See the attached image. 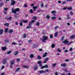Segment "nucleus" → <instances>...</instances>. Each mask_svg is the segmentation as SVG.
<instances>
[{"instance_id":"28","label":"nucleus","mask_w":75,"mask_h":75,"mask_svg":"<svg viewBox=\"0 0 75 75\" xmlns=\"http://www.w3.org/2000/svg\"><path fill=\"white\" fill-rule=\"evenodd\" d=\"M4 42H9V41H8V40L6 39L4 40Z\"/></svg>"},{"instance_id":"17","label":"nucleus","mask_w":75,"mask_h":75,"mask_svg":"<svg viewBox=\"0 0 75 75\" xmlns=\"http://www.w3.org/2000/svg\"><path fill=\"white\" fill-rule=\"evenodd\" d=\"M38 8V6H36L33 7V8L34 11H35V9H36V8Z\"/></svg>"},{"instance_id":"55","label":"nucleus","mask_w":75,"mask_h":75,"mask_svg":"<svg viewBox=\"0 0 75 75\" xmlns=\"http://www.w3.org/2000/svg\"><path fill=\"white\" fill-rule=\"evenodd\" d=\"M50 38H53V36L52 35H50Z\"/></svg>"},{"instance_id":"51","label":"nucleus","mask_w":75,"mask_h":75,"mask_svg":"<svg viewBox=\"0 0 75 75\" xmlns=\"http://www.w3.org/2000/svg\"><path fill=\"white\" fill-rule=\"evenodd\" d=\"M7 10H8V8H4V10H5V11H7Z\"/></svg>"},{"instance_id":"7","label":"nucleus","mask_w":75,"mask_h":75,"mask_svg":"<svg viewBox=\"0 0 75 75\" xmlns=\"http://www.w3.org/2000/svg\"><path fill=\"white\" fill-rule=\"evenodd\" d=\"M62 42L63 43H64V44H68L69 42L68 41V40H65L64 41Z\"/></svg>"},{"instance_id":"12","label":"nucleus","mask_w":75,"mask_h":75,"mask_svg":"<svg viewBox=\"0 0 75 75\" xmlns=\"http://www.w3.org/2000/svg\"><path fill=\"white\" fill-rule=\"evenodd\" d=\"M40 74H44V73H45V71H44L43 70H40L39 71Z\"/></svg>"},{"instance_id":"23","label":"nucleus","mask_w":75,"mask_h":75,"mask_svg":"<svg viewBox=\"0 0 75 75\" xmlns=\"http://www.w3.org/2000/svg\"><path fill=\"white\" fill-rule=\"evenodd\" d=\"M30 57L31 58H33L34 57V55L33 54H31L30 56Z\"/></svg>"},{"instance_id":"13","label":"nucleus","mask_w":75,"mask_h":75,"mask_svg":"<svg viewBox=\"0 0 75 75\" xmlns=\"http://www.w3.org/2000/svg\"><path fill=\"white\" fill-rule=\"evenodd\" d=\"M48 53L47 52H45L44 54L42 55V57L43 58H45L47 56V55Z\"/></svg>"},{"instance_id":"27","label":"nucleus","mask_w":75,"mask_h":75,"mask_svg":"<svg viewBox=\"0 0 75 75\" xmlns=\"http://www.w3.org/2000/svg\"><path fill=\"white\" fill-rule=\"evenodd\" d=\"M11 50H10L7 53V54H10L11 53Z\"/></svg>"},{"instance_id":"18","label":"nucleus","mask_w":75,"mask_h":75,"mask_svg":"<svg viewBox=\"0 0 75 75\" xmlns=\"http://www.w3.org/2000/svg\"><path fill=\"white\" fill-rule=\"evenodd\" d=\"M38 69V67L37 66V65H35L34 67V69L35 70H37Z\"/></svg>"},{"instance_id":"57","label":"nucleus","mask_w":75,"mask_h":75,"mask_svg":"<svg viewBox=\"0 0 75 75\" xmlns=\"http://www.w3.org/2000/svg\"><path fill=\"white\" fill-rule=\"evenodd\" d=\"M73 42L72 41H71L70 42H69V43H68V44L69 45H70V44H72V43H73Z\"/></svg>"},{"instance_id":"33","label":"nucleus","mask_w":75,"mask_h":75,"mask_svg":"<svg viewBox=\"0 0 75 75\" xmlns=\"http://www.w3.org/2000/svg\"><path fill=\"white\" fill-rule=\"evenodd\" d=\"M12 18V17H11V16H10L9 17V18H7V19L8 20H9L10 21H11V19Z\"/></svg>"},{"instance_id":"63","label":"nucleus","mask_w":75,"mask_h":75,"mask_svg":"<svg viewBox=\"0 0 75 75\" xmlns=\"http://www.w3.org/2000/svg\"><path fill=\"white\" fill-rule=\"evenodd\" d=\"M66 9H67V7H64L63 8V10H66Z\"/></svg>"},{"instance_id":"29","label":"nucleus","mask_w":75,"mask_h":75,"mask_svg":"<svg viewBox=\"0 0 75 75\" xmlns=\"http://www.w3.org/2000/svg\"><path fill=\"white\" fill-rule=\"evenodd\" d=\"M55 46V44H52L51 46L52 48H54Z\"/></svg>"},{"instance_id":"21","label":"nucleus","mask_w":75,"mask_h":75,"mask_svg":"<svg viewBox=\"0 0 75 75\" xmlns=\"http://www.w3.org/2000/svg\"><path fill=\"white\" fill-rule=\"evenodd\" d=\"M32 19L34 20H37V17L35 16H34L33 17Z\"/></svg>"},{"instance_id":"41","label":"nucleus","mask_w":75,"mask_h":75,"mask_svg":"<svg viewBox=\"0 0 75 75\" xmlns=\"http://www.w3.org/2000/svg\"><path fill=\"white\" fill-rule=\"evenodd\" d=\"M46 17L47 19H49V18H50V16L48 15H47L46 16Z\"/></svg>"},{"instance_id":"22","label":"nucleus","mask_w":75,"mask_h":75,"mask_svg":"<svg viewBox=\"0 0 75 75\" xmlns=\"http://www.w3.org/2000/svg\"><path fill=\"white\" fill-rule=\"evenodd\" d=\"M4 25H5V26H8V25H9V23H4Z\"/></svg>"},{"instance_id":"11","label":"nucleus","mask_w":75,"mask_h":75,"mask_svg":"<svg viewBox=\"0 0 75 75\" xmlns=\"http://www.w3.org/2000/svg\"><path fill=\"white\" fill-rule=\"evenodd\" d=\"M75 35H72L70 37V39H74L75 38Z\"/></svg>"},{"instance_id":"61","label":"nucleus","mask_w":75,"mask_h":75,"mask_svg":"<svg viewBox=\"0 0 75 75\" xmlns=\"http://www.w3.org/2000/svg\"><path fill=\"white\" fill-rule=\"evenodd\" d=\"M68 51V50H64V52H67Z\"/></svg>"},{"instance_id":"25","label":"nucleus","mask_w":75,"mask_h":75,"mask_svg":"<svg viewBox=\"0 0 75 75\" xmlns=\"http://www.w3.org/2000/svg\"><path fill=\"white\" fill-rule=\"evenodd\" d=\"M3 33V30L1 29L0 30V34H2Z\"/></svg>"},{"instance_id":"48","label":"nucleus","mask_w":75,"mask_h":75,"mask_svg":"<svg viewBox=\"0 0 75 75\" xmlns=\"http://www.w3.org/2000/svg\"><path fill=\"white\" fill-rule=\"evenodd\" d=\"M38 64H41V61H38Z\"/></svg>"},{"instance_id":"37","label":"nucleus","mask_w":75,"mask_h":75,"mask_svg":"<svg viewBox=\"0 0 75 75\" xmlns=\"http://www.w3.org/2000/svg\"><path fill=\"white\" fill-rule=\"evenodd\" d=\"M67 19H69L70 18V17H69V14L67 15Z\"/></svg>"},{"instance_id":"38","label":"nucleus","mask_w":75,"mask_h":75,"mask_svg":"<svg viewBox=\"0 0 75 75\" xmlns=\"http://www.w3.org/2000/svg\"><path fill=\"white\" fill-rule=\"evenodd\" d=\"M38 59H41V57H40V55H38Z\"/></svg>"},{"instance_id":"62","label":"nucleus","mask_w":75,"mask_h":75,"mask_svg":"<svg viewBox=\"0 0 75 75\" xmlns=\"http://www.w3.org/2000/svg\"><path fill=\"white\" fill-rule=\"evenodd\" d=\"M20 26H22L23 25V23H20Z\"/></svg>"},{"instance_id":"47","label":"nucleus","mask_w":75,"mask_h":75,"mask_svg":"<svg viewBox=\"0 0 75 75\" xmlns=\"http://www.w3.org/2000/svg\"><path fill=\"white\" fill-rule=\"evenodd\" d=\"M24 7H25V8H27V7L28 6H27V4H24Z\"/></svg>"},{"instance_id":"45","label":"nucleus","mask_w":75,"mask_h":75,"mask_svg":"<svg viewBox=\"0 0 75 75\" xmlns=\"http://www.w3.org/2000/svg\"><path fill=\"white\" fill-rule=\"evenodd\" d=\"M23 23H27L28 22V21L27 20L23 21Z\"/></svg>"},{"instance_id":"9","label":"nucleus","mask_w":75,"mask_h":75,"mask_svg":"<svg viewBox=\"0 0 75 75\" xmlns=\"http://www.w3.org/2000/svg\"><path fill=\"white\" fill-rule=\"evenodd\" d=\"M33 47L34 48H35L36 47H38V45L36 44H34L33 45Z\"/></svg>"},{"instance_id":"6","label":"nucleus","mask_w":75,"mask_h":75,"mask_svg":"<svg viewBox=\"0 0 75 75\" xmlns=\"http://www.w3.org/2000/svg\"><path fill=\"white\" fill-rule=\"evenodd\" d=\"M49 59V58L48 57H47L43 61H44V62H43V64H45V63H46L47 62V61H48Z\"/></svg>"},{"instance_id":"16","label":"nucleus","mask_w":75,"mask_h":75,"mask_svg":"<svg viewBox=\"0 0 75 75\" xmlns=\"http://www.w3.org/2000/svg\"><path fill=\"white\" fill-rule=\"evenodd\" d=\"M23 67V68H27V69L28 68H29V67L28 66H27L25 65H23L22 66Z\"/></svg>"},{"instance_id":"4","label":"nucleus","mask_w":75,"mask_h":75,"mask_svg":"<svg viewBox=\"0 0 75 75\" xmlns=\"http://www.w3.org/2000/svg\"><path fill=\"white\" fill-rule=\"evenodd\" d=\"M15 61V60L14 59L11 60L10 62V65H11L10 66L11 68H13V65H14V64Z\"/></svg>"},{"instance_id":"36","label":"nucleus","mask_w":75,"mask_h":75,"mask_svg":"<svg viewBox=\"0 0 75 75\" xmlns=\"http://www.w3.org/2000/svg\"><path fill=\"white\" fill-rule=\"evenodd\" d=\"M52 14H55V13H56V11H53L51 12Z\"/></svg>"},{"instance_id":"20","label":"nucleus","mask_w":75,"mask_h":75,"mask_svg":"<svg viewBox=\"0 0 75 75\" xmlns=\"http://www.w3.org/2000/svg\"><path fill=\"white\" fill-rule=\"evenodd\" d=\"M20 68H17L16 70V71H15V72H18V71L20 70Z\"/></svg>"},{"instance_id":"60","label":"nucleus","mask_w":75,"mask_h":75,"mask_svg":"<svg viewBox=\"0 0 75 75\" xmlns=\"http://www.w3.org/2000/svg\"><path fill=\"white\" fill-rule=\"evenodd\" d=\"M45 68H48V65H45Z\"/></svg>"},{"instance_id":"3","label":"nucleus","mask_w":75,"mask_h":75,"mask_svg":"<svg viewBox=\"0 0 75 75\" xmlns=\"http://www.w3.org/2000/svg\"><path fill=\"white\" fill-rule=\"evenodd\" d=\"M11 10L12 13H13L14 14H16V12H18L20 10V8H16L14 10V9L12 8Z\"/></svg>"},{"instance_id":"1","label":"nucleus","mask_w":75,"mask_h":75,"mask_svg":"<svg viewBox=\"0 0 75 75\" xmlns=\"http://www.w3.org/2000/svg\"><path fill=\"white\" fill-rule=\"evenodd\" d=\"M35 22V20H32L30 22H29L28 26H27L26 28V29H28V28H31V27H32L31 26L32 24H33V23H34Z\"/></svg>"},{"instance_id":"52","label":"nucleus","mask_w":75,"mask_h":75,"mask_svg":"<svg viewBox=\"0 0 75 75\" xmlns=\"http://www.w3.org/2000/svg\"><path fill=\"white\" fill-rule=\"evenodd\" d=\"M16 61H17V62H19V61H20V59H16Z\"/></svg>"},{"instance_id":"10","label":"nucleus","mask_w":75,"mask_h":75,"mask_svg":"<svg viewBox=\"0 0 75 75\" xmlns=\"http://www.w3.org/2000/svg\"><path fill=\"white\" fill-rule=\"evenodd\" d=\"M67 66V64L65 63H63L61 65V67H65Z\"/></svg>"},{"instance_id":"14","label":"nucleus","mask_w":75,"mask_h":75,"mask_svg":"<svg viewBox=\"0 0 75 75\" xmlns=\"http://www.w3.org/2000/svg\"><path fill=\"white\" fill-rule=\"evenodd\" d=\"M8 33L9 34H11L13 33V30L12 29H10L8 31Z\"/></svg>"},{"instance_id":"58","label":"nucleus","mask_w":75,"mask_h":75,"mask_svg":"<svg viewBox=\"0 0 75 75\" xmlns=\"http://www.w3.org/2000/svg\"><path fill=\"white\" fill-rule=\"evenodd\" d=\"M44 68H45V66H42V67H41V69H43Z\"/></svg>"},{"instance_id":"42","label":"nucleus","mask_w":75,"mask_h":75,"mask_svg":"<svg viewBox=\"0 0 75 75\" xmlns=\"http://www.w3.org/2000/svg\"><path fill=\"white\" fill-rule=\"evenodd\" d=\"M14 18H15V19H17V18H18V16H17V15H15V16H14Z\"/></svg>"},{"instance_id":"8","label":"nucleus","mask_w":75,"mask_h":75,"mask_svg":"<svg viewBox=\"0 0 75 75\" xmlns=\"http://www.w3.org/2000/svg\"><path fill=\"white\" fill-rule=\"evenodd\" d=\"M7 60L6 58L4 59L2 62L3 64H6V62H7Z\"/></svg>"},{"instance_id":"44","label":"nucleus","mask_w":75,"mask_h":75,"mask_svg":"<svg viewBox=\"0 0 75 75\" xmlns=\"http://www.w3.org/2000/svg\"><path fill=\"white\" fill-rule=\"evenodd\" d=\"M12 44L13 45H17V43H15V42H12Z\"/></svg>"},{"instance_id":"50","label":"nucleus","mask_w":75,"mask_h":75,"mask_svg":"<svg viewBox=\"0 0 75 75\" xmlns=\"http://www.w3.org/2000/svg\"><path fill=\"white\" fill-rule=\"evenodd\" d=\"M30 13H33V10L32 9H30Z\"/></svg>"},{"instance_id":"30","label":"nucleus","mask_w":75,"mask_h":75,"mask_svg":"<svg viewBox=\"0 0 75 75\" xmlns=\"http://www.w3.org/2000/svg\"><path fill=\"white\" fill-rule=\"evenodd\" d=\"M28 43H29V44H31V43L32 42V40H28Z\"/></svg>"},{"instance_id":"26","label":"nucleus","mask_w":75,"mask_h":75,"mask_svg":"<svg viewBox=\"0 0 75 75\" xmlns=\"http://www.w3.org/2000/svg\"><path fill=\"white\" fill-rule=\"evenodd\" d=\"M18 54V52L17 51L15 52V54H14V55H16Z\"/></svg>"},{"instance_id":"19","label":"nucleus","mask_w":75,"mask_h":75,"mask_svg":"<svg viewBox=\"0 0 75 75\" xmlns=\"http://www.w3.org/2000/svg\"><path fill=\"white\" fill-rule=\"evenodd\" d=\"M51 18L52 20H55L56 19V17L55 16H53L51 17Z\"/></svg>"},{"instance_id":"56","label":"nucleus","mask_w":75,"mask_h":75,"mask_svg":"<svg viewBox=\"0 0 75 75\" xmlns=\"http://www.w3.org/2000/svg\"><path fill=\"white\" fill-rule=\"evenodd\" d=\"M65 61H66V62H68V61H69V59H65Z\"/></svg>"},{"instance_id":"53","label":"nucleus","mask_w":75,"mask_h":75,"mask_svg":"<svg viewBox=\"0 0 75 75\" xmlns=\"http://www.w3.org/2000/svg\"><path fill=\"white\" fill-rule=\"evenodd\" d=\"M41 7H43L44 6V4L43 3H42L41 4Z\"/></svg>"},{"instance_id":"64","label":"nucleus","mask_w":75,"mask_h":75,"mask_svg":"<svg viewBox=\"0 0 75 75\" xmlns=\"http://www.w3.org/2000/svg\"><path fill=\"white\" fill-rule=\"evenodd\" d=\"M55 75H58V73L57 72H55Z\"/></svg>"},{"instance_id":"54","label":"nucleus","mask_w":75,"mask_h":75,"mask_svg":"<svg viewBox=\"0 0 75 75\" xmlns=\"http://www.w3.org/2000/svg\"><path fill=\"white\" fill-rule=\"evenodd\" d=\"M3 3L1 2V3H0V6H2L3 5Z\"/></svg>"},{"instance_id":"24","label":"nucleus","mask_w":75,"mask_h":75,"mask_svg":"<svg viewBox=\"0 0 75 75\" xmlns=\"http://www.w3.org/2000/svg\"><path fill=\"white\" fill-rule=\"evenodd\" d=\"M8 28H6L5 29V33H7V31H8Z\"/></svg>"},{"instance_id":"39","label":"nucleus","mask_w":75,"mask_h":75,"mask_svg":"<svg viewBox=\"0 0 75 75\" xmlns=\"http://www.w3.org/2000/svg\"><path fill=\"white\" fill-rule=\"evenodd\" d=\"M58 35V33L56 32L54 33V36L57 37Z\"/></svg>"},{"instance_id":"35","label":"nucleus","mask_w":75,"mask_h":75,"mask_svg":"<svg viewBox=\"0 0 75 75\" xmlns=\"http://www.w3.org/2000/svg\"><path fill=\"white\" fill-rule=\"evenodd\" d=\"M67 3V1H64L62 2V4L63 5L64 4H66Z\"/></svg>"},{"instance_id":"31","label":"nucleus","mask_w":75,"mask_h":75,"mask_svg":"<svg viewBox=\"0 0 75 75\" xmlns=\"http://www.w3.org/2000/svg\"><path fill=\"white\" fill-rule=\"evenodd\" d=\"M36 25L37 26H39L40 25V23H39V22L36 23Z\"/></svg>"},{"instance_id":"46","label":"nucleus","mask_w":75,"mask_h":75,"mask_svg":"<svg viewBox=\"0 0 75 75\" xmlns=\"http://www.w3.org/2000/svg\"><path fill=\"white\" fill-rule=\"evenodd\" d=\"M23 38H26V35L25 34H23Z\"/></svg>"},{"instance_id":"43","label":"nucleus","mask_w":75,"mask_h":75,"mask_svg":"<svg viewBox=\"0 0 75 75\" xmlns=\"http://www.w3.org/2000/svg\"><path fill=\"white\" fill-rule=\"evenodd\" d=\"M70 14L71 15V16H73L74 14L73 13V12L72 11L70 12Z\"/></svg>"},{"instance_id":"40","label":"nucleus","mask_w":75,"mask_h":75,"mask_svg":"<svg viewBox=\"0 0 75 75\" xmlns=\"http://www.w3.org/2000/svg\"><path fill=\"white\" fill-rule=\"evenodd\" d=\"M72 8L71 7H69L67 8V10H72Z\"/></svg>"},{"instance_id":"34","label":"nucleus","mask_w":75,"mask_h":75,"mask_svg":"<svg viewBox=\"0 0 75 75\" xmlns=\"http://www.w3.org/2000/svg\"><path fill=\"white\" fill-rule=\"evenodd\" d=\"M64 38L65 37L64 36H62V38H61V41H63L64 40Z\"/></svg>"},{"instance_id":"15","label":"nucleus","mask_w":75,"mask_h":75,"mask_svg":"<svg viewBox=\"0 0 75 75\" xmlns=\"http://www.w3.org/2000/svg\"><path fill=\"white\" fill-rule=\"evenodd\" d=\"M1 49L3 51H5L7 49V47H1Z\"/></svg>"},{"instance_id":"49","label":"nucleus","mask_w":75,"mask_h":75,"mask_svg":"<svg viewBox=\"0 0 75 75\" xmlns=\"http://www.w3.org/2000/svg\"><path fill=\"white\" fill-rule=\"evenodd\" d=\"M57 51H58V52H61V50H59V49H57Z\"/></svg>"},{"instance_id":"5","label":"nucleus","mask_w":75,"mask_h":75,"mask_svg":"<svg viewBox=\"0 0 75 75\" xmlns=\"http://www.w3.org/2000/svg\"><path fill=\"white\" fill-rule=\"evenodd\" d=\"M15 3H16V1H15L14 0H11V5L14 6V5L15 4Z\"/></svg>"},{"instance_id":"32","label":"nucleus","mask_w":75,"mask_h":75,"mask_svg":"<svg viewBox=\"0 0 75 75\" xmlns=\"http://www.w3.org/2000/svg\"><path fill=\"white\" fill-rule=\"evenodd\" d=\"M59 28V26L58 25H57L55 27L54 29H55V30H56V29H57V28Z\"/></svg>"},{"instance_id":"59","label":"nucleus","mask_w":75,"mask_h":75,"mask_svg":"<svg viewBox=\"0 0 75 75\" xmlns=\"http://www.w3.org/2000/svg\"><path fill=\"white\" fill-rule=\"evenodd\" d=\"M69 50L70 51H72V47L70 48Z\"/></svg>"},{"instance_id":"2","label":"nucleus","mask_w":75,"mask_h":75,"mask_svg":"<svg viewBox=\"0 0 75 75\" xmlns=\"http://www.w3.org/2000/svg\"><path fill=\"white\" fill-rule=\"evenodd\" d=\"M43 38L41 39L42 40V41L43 42H44L45 41H46L48 38V36H46L45 35H44L43 36Z\"/></svg>"}]
</instances>
